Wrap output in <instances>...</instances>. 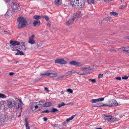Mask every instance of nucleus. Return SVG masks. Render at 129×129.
Wrapping results in <instances>:
<instances>
[{
  "label": "nucleus",
  "mask_w": 129,
  "mask_h": 129,
  "mask_svg": "<svg viewBox=\"0 0 129 129\" xmlns=\"http://www.w3.org/2000/svg\"><path fill=\"white\" fill-rule=\"evenodd\" d=\"M55 63H58L60 64H62L66 63L67 62L63 59H60L56 60H55Z\"/></svg>",
  "instance_id": "nucleus-6"
},
{
  "label": "nucleus",
  "mask_w": 129,
  "mask_h": 129,
  "mask_svg": "<svg viewBox=\"0 0 129 129\" xmlns=\"http://www.w3.org/2000/svg\"><path fill=\"white\" fill-rule=\"evenodd\" d=\"M28 42L32 44H33L35 43V41L33 39H31V38H29Z\"/></svg>",
  "instance_id": "nucleus-25"
},
{
  "label": "nucleus",
  "mask_w": 129,
  "mask_h": 129,
  "mask_svg": "<svg viewBox=\"0 0 129 129\" xmlns=\"http://www.w3.org/2000/svg\"><path fill=\"white\" fill-rule=\"evenodd\" d=\"M122 78L123 79L127 80L128 79V77L127 76H122Z\"/></svg>",
  "instance_id": "nucleus-45"
},
{
  "label": "nucleus",
  "mask_w": 129,
  "mask_h": 129,
  "mask_svg": "<svg viewBox=\"0 0 129 129\" xmlns=\"http://www.w3.org/2000/svg\"><path fill=\"white\" fill-rule=\"evenodd\" d=\"M124 51L125 53H129V47H125Z\"/></svg>",
  "instance_id": "nucleus-34"
},
{
  "label": "nucleus",
  "mask_w": 129,
  "mask_h": 129,
  "mask_svg": "<svg viewBox=\"0 0 129 129\" xmlns=\"http://www.w3.org/2000/svg\"><path fill=\"white\" fill-rule=\"evenodd\" d=\"M3 33L5 34H9V32H8L7 31H6L5 30H4L3 31Z\"/></svg>",
  "instance_id": "nucleus-56"
},
{
  "label": "nucleus",
  "mask_w": 129,
  "mask_h": 129,
  "mask_svg": "<svg viewBox=\"0 0 129 129\" xmlns=\"http://www.w3.org/2000/svg\"><path fill=\"white\" fill-rule=\"evenodd\" d=\"M90 67H89V68L84 67L83 68H81L80 69V70L81 71H83V70H86L87 69H90Z\"/></svg>",
  "instance_id": "nucleus-43"
},
{
  "label": "nucleus",
  "mask_w": 129,
  "mask_h": 129,
  "mask_svg": "<svg viewBox=\"0 0 129 129\" xmlns=\"http://www.w3.org/2000/svg\"><path fill=\"white\" fill-rule=\"evenodd\" d=\"M25 126L26 129H30V127L28 124V122L27 119L26 118L25 119Z\"/></svg>",
  "instance_id": "nucleus-21"
},
{
  "label": "nucleus",
  "mask_w": 129,
  "mask_h": 129,
  "mask_svg": "<svg viewBox=\"0 0 129 129\" xmlns=\"http://www.w3.org/2000/svg\"><path fill=\"white\" fill-rule=\"evenodd\" d=\"M108 106V104H101L100 103H98L97 104H96L95 105H94L93 106V107H102L103 106Z\"/></svg>",
  "instance_id": "nucleus-15"
},
{
  "label": "nucleus",
  "mask_w": 129,
  "mask_h": 129,
  "mask_svg": "<svg viewBox=\"0 0 129 129\" xmlns=\"http://www.w3.org/2000/svg\"><path fill=\"white\" fill-rule=\"evenodd\" d=\"M19 5V4L16 1L11 3V7L13 10L17 9L18 8Z\"/></svg>",
  "instance_id": "nucleus-5"
},
{
  "label": "nucleus",
  "mask_w": 129,
  "mask_h": 129,
  "mask_svg": "<svg viewBox=\"0 0 129 129\" xmlns=\"http://www.w3.org/2000/svg\"><path fill=\"white\" fill-rule=\"evenodd\" d=\"M110 14L111 15H112L114 16L117 17L118 15V13L114 12H112L110 13Z\"/></svg>",
  "instance_id": "nucleus-30"
},
{
  "label": "nucleus",
  "mask_w": 129,
  "mask_h": 129,
  "mask_svg": "<svg viewBox=\"0 0 129 129\" xmlns=\"http://www.w3.org/2000/svg\"><path fill=\"white\" fill-rule=\"evenodd\" d=\"M38 108H42L44 107V103L43 101H40L39 102H36Z\"/></svg>",
  "instance_id": "nucleus-8"
},
{
  "label": "nucleus",
  "mask_w": 129,
  "mask_h": 129,
  "mask_svg": "<svg viewBox=\"0 0 129 129\" xmlns=\"http://www.w3.org/2000/svg\"><path fill=\"white\" fill-rule=\"evenodd\" d=\"M115 79L118 80H120L121 79V78L120 77H116L115 78Z\"/></svg>",
  "instance_id": "nucleus-48"
},
{
  "label": "nucleus",
  "mask_w": 129,
  "mask_h": 129,
  "mask_svg": "<svg viewBox=\"0 0 129 129\" xmlns=\"http://www.w3.org/2000/svg\"><path fill=\"white\" fill-rule=\"evenodd\" d=\"M90 102L92 103H95L96 102H98L97 101V99H92L90 101Z\"/></svg>",
  "instance_id": "nucleus-35"
},
{
  "label": "nucleus",
  "mask_w": 129,
  "mask_h": 129,
  "mask_svg": "<svg viewBox=\"0 0 129 129\" xmlns=\"http://www.w3.org/2000/svg\"><path fill=\"white\" fill-rule=\"evenodd\" d=\"M24 54V53L22 51L19 50L15 54V55H23Z\"/></svg>",
  "instance_id": "nucleus-26"
},
{
  "label": "nucleus",
  "mask_w": 129,
  "mask_h": 129,
  "mask_svg": "<svg viewBox=\"0 0 129 129\" xmlns=\"http://www.w3.org/2000/svg\"><path fill=\"white\" fill-rule=\"evenodd\" d=\"M49 110L48 109H47V110H46L44 111H42L41 112V113H49Z\"/></svg>",
  "instance_id": "nucleus-46"
},
{
  "label": "nucleus",
  "mask_w": 129,
  "mask_h": 129,
  "mask_svg": "<svg viewBox=\"0 0 129 129\" xmlns=\"http://www.w3.org/2000/svg\"><path fill=\"white\" fill-rule=\"evenodd\" d=\"M103 76V74H99L98 77L99 79L102 78Z\"/></svg>",
  "instance_id": "nucleus-47"
},
{
  "label": "nucleus",
  "mask_w": 129,
  "mask_h": 129,
  "mask_svg": "<svg viewBox=\"0 0 129 129\" xmlns=\"http://www.w3.org/2000/svg\"><path fill=\"white\" fill-rule=\"evenodd\" d=\"M17 100V101H18L19 102V103H18V105L17 106H16V108L17 109H18L20 107V105L21 106L22 104L23 103L21 101V100H19L18 99H16Z\"/></svg>",
  "instance_id": "nucleus-19"
},
{
  "label": "nucleus",
  "mask_w": 129,
  "mask_h": 129,
  "mask_svg": "<svg viewBox=\"0 0 129 129\" xmlns=\"http://www.w3.org/2000/svg\"><path fill=\"white\" fill-rule=\"evenodd\" d=\"M40 75L42 77H44L46 76H50L51 77H55L57 76V73L53 71H47L44 74H41Z\"/></svg>",
  "instance_id": "nucleus-2"
},
{
  "label": "nucleus",
  "mask_w": 129,
  "mask_h": 129,
  "mask_svg": "<svg viewBox=\"0 0 129 129\" xmlns=\"http://www.w3.org/2000/svg\"><path fill=\"white\" fill-rule=\"evenodd\" d=\"M51 25V22H47V25L48 26V27H49Z\"/></svg>",
  "instance_id": "nucleus-53"
},
{
  "label": "nucleus",
  "mask_w": 129,
  "mask_h": 129,
  "mask_svg": "<svg viewBox=\"0 0 129 129\" xmlns=\"http://www.w3.org/2000/svg\"><path fill=\"white\" fill-rule=\"evenodd\" d=\"M35 37V36L34 35H32L31 37H29V38H31V39H33Z\"/></svg>",
  "instance_id": "nucleus-50"
},
{
  "label": "nucleus",
  "mask_w": 129,
  "mask_h": 129,
  "mask_svg": "<svg viewBox=\"0 0 129 129\" xmlns=\"http://www.w3.org/2000/svg\"><path fill=\"white\" fill-rule=\"evenodd\" d=\"M124 38L125 39H129V36H127L126 37H124Z\"/></svg>",
  "instance_id": "nucleus-60"
},
{
  "label": "nucleus",
  "mask_w": 129,
  "mask_h": 129,
  "mask_svg": "<svg viewBox=\"0 0 129 129\" xmlns=\"http://www.w3.org/2000/svg\"><path fill=\"white\" fill-rule=\"evenodd\" d=\"M89 81H91L93 83H94L96 82V80L95 79H90L89 80Z\"/></svg>",
  "instance_id": "nucleus-42"
},
{
  "label": "nucleus",
  "mask_w": 129,
  "mask_h": 129,
  "mask_svg": "<svg viewBox=\"0 0 129 129\" xmlns=\"http://www.w3.org/2000/svg\"><path fill=\"white\" fill-rule=\"evenodd\" d=\"M66 123L67 122L66 121H65L64 122L62 123V126H63V127H64V126L66 127Z\"/></svg>",
  "instance_id": "nucleus-44"
},
{
  "label": "nucleus",
  "mask_w": 129,
  "mask_h": 129,
  "mask_svg": "<svg viewBox=\"0 0 129 129\" xmlns=\"http://www.w3.org/2000/svg\"><path fill=\"white\" fill-rule=\"evenodd\" d=\"M67 91L71 93H73V90L70 88H68L67 89Z\"/></svg>",
  "instance_id": "nucleus-40"
},
{
  "label": "nucleus",
  "mask_w": 129,
  "mask_h": 129,
  "mask_svg": "<svg viewBox=\"0 0 129 129\" xmlns=\"http://www.w3.org/2000/svg\"><path fill=\"white\" fill-rule=\"evenodd\" d=\"M82 15V14L80 11H78L76 12V15H74V17H76L77 18H80L81 17Z\"/></svg>",
  "instance_id": "nucleus-16"
},
{
  "label": "nucleus",
  "mask_w": 129,
  "mask_h": 129,
  "mask_svg": "<svg viewBox=\"0 0 129 129\" xmlns=\"http://www.w3.org/2000/svg\"><path fill=\"white\" fill-rule=\"evenodd\" d=\"M33 23L34 26H39L40 25V22L39 20H35L34 21Z\"/></svg>",
  "instance_id": "nucleus-17"
},
{
  "label": "nucleus",
  "mask_w": 129,
  "mask_h": 129,
  "mask_svg": "<svg viewBox=\"0 0 129 129\" xmlns=\"http://www.w3.org/2000/svg\"><path fill=\"white\" fill-rule=\"evenodd\" d=\"M5 116L4 115L3 117H1L0 118V122H2L4 121L5 119Z\"/></svg>",
  "instance_id": "nucleus-28"
},
{
  "label": "nucleus",
  "mask_w": 129,
  "mask_h": 129,
  "mask_svg": "<svg viewBox=\"0 0 129 129\" xmlns=\"http://www.w3.org/2000/svg\"><path fill=\"white\" fill-rule=\"evenodd\" d=\"M10 43L11 44V47H12L11 46V45L13 47L15 46L16 45H19L20 44V43L19 42L16 41H13L11 40L10 41Z\"/></svg>",
  "instance_id": "nucleus-7"
},
{
  "label": "nucleus",
  "mask_w": 129,
  "mask_h": 129,
  "mask_svg": "<svg viewBox=\"0 0 129 129\" xmlns=\"http://www.w3.org/2000/svg\"><path fill=\"white\" fill-rule=\"evenodd\" d=\"M95 129H102V128H95Z\"/></svg>",
  "instance_id": "nucleus-64"
},
{
  "label": "nucleus",
  "mask_w": 129,
  "mask_h": 129,
  "mask_svg": "<svg viewBox=\"0 0 129 129\" xmlns=\"http://www.w3.org/2000/svg\"><path fill=\"white\" fill-rule=\"evenodd\" d=\"M70 64L76 66H80L81 65V63L77 62L75 61H71L70 62Z\"/></svg>",
  "instance_id": "nucleus-10"
},
{
  "label": "nucleus",
  "mask_w": 129,
  "mask_h": 129,
  "mask_svg": "<svg viewBox=\"0 0 129 129\" xmlns=\"http://www.w3.org/2000/svg\"><path fill=\"white\" fill-rule=\"evenodd\" d=\"M55 2L56 5L59 6L61 4L62 1L61 0H56Z\"/></svg>",
  "instance_id": "nucleus-23"
},
{
  "label": "nucleus",
  "mask_w": 129,
  "mask_h": 129,
  "mask_svg": "<svg viewBox=\"0 0 129 129\" xmlns=\"http://www.w3.org/2000/svg\"><path fill=\"white\" fill-rule=\"evenodd\" d=\"M17 21L19 23L18 26L19 29L24 28L28 25L26 19L22 17H18L17 19Z\"/></svg>",
  "instance_id": "nucleus-1"
},
{
  "label": "nucleus",
  "mask_w": 129,
  "mask_h": 129,
  "mask_svg": "<svg viewBox=\"0 0 129 129\" xmlns=\"http://www.w3.org/2000/svg\"><path fill=\"white\" fill-rule=\"evenodd\" d=\"M74 16L71 17V18L69 19V20L66 22V25H68L72 23L73 21H74Z\"/></svg>",
  "instance_id": "nucleus-13"
},
{
  "label": "nucleus",
  "mask_w": 129,
  "mask_h": 129,
  "mask_svg": "<svg viewBox=\"0 0 129 129\" xmlns=\"http://www.w3.org/2000/svg\"><path fill=\"white\" fill-rule=\"evenodd\" d=\"M57 129H60V125H57L56 126Z\"/></svg>",
  "instance_id": "nucleus-51"
},
{
  "label": "nucleus",
  "mask_w": 129,
  "mask_h": 129,
  "mask_svg": "<svg viewBox=\"0 0 129 129\" xmlns=\"http://www.w3.org/2000/svg\"><path fill=\"white\" fill-rule=\"evenodd\" d=\"M56 125H56V124H53V125H52V126L53 127H55L56 126Z\"/></svg>",
  "instance_id": "nucleus-62"
},
{
  "label": "nucleus",
  "mask_w": 129,
  "mask_h": 129,
  "mask_svg": "<svg viewBox=\"0 0 129 129\" xmlns=\"http://www.w3.org/2000/svg\"><path fill=\"white\" fill-rule=\"evenodd\" d=\"M112 1V0H104L105 2H110Z\"/></svg>",
  "instance_id": "nucleus-59"
},
{
  "label": "nucleus",
  "mask_w": 129,
  "mask_h": 129,
  "mask_svg": "<svg viewBox=\"0 0 129 129\" xmlns=\"http://www.w3.org/2000/svg\"><path fill=\"white\" fill-rule=\"evenodd\" d=\"M43 120L44 121H47L48 120L47 118L46 117H44V118H43Z\"/></svg>",
  "instance_id": "nucleus-49"
},
{
  "label": "nucleus",
  "mask_w": 129,
  "mask_h": 129,
  "mask_svg": "<svg viewBox=\"0 0 129 129\" xmlns=\"http://www.w3.org/2000/svg\"><path fill=\"white\" fill-rule=\"evenodd\" d=\"M94 0H87V2L88 4H94Z\"/></svg>",
  "instance_id": "nucleus-38"
},
{
  "label": "nucleus",
  "mask_w": 129,
  "mask_h": 129,
  "mask_svg": "<svg viewBox=\"0 0 129 129\" xmlns=\"http://www.w3.org/2000/svg\"><path fill=\"white\" fill-rule=\"evenodd\" d=\"M68 76V75H63V76H61L57 78L56 79V80L57 81H59L60 80H61L62 79V78H64L66 76Z\"/></svg>",
  "instance_id": "nucleus-27"
},
{
  "label": "nucleus",
  "mask_w": 129,
  "mask_h": 129,
  "mask_svg": "<svg viewBox=\"0 0 129 129\" xmlns=\"http://www.w3.org/2000/svg\"><path fill=\"white\" fill-rule=\"evenodd\" d=\"M85 1L80 0V3L78 2L77 6L80 8L83 7L85 5Z\"/></svg>",
  "instance_id": "nucleus-11"
},
{
  "label": "nucleus",
  "mask_w": 129,
  "mask_h": 129,
  "mask_svg": "<svg viewBox=\"0 0 129 129\" xmlns=\"http://www.w3.org/2000/svg\"><path fill=\"white\" fill-rule=\"evenodd\" d=\"M104 99V98H100L97 99L98 102H101L103 101Z\"/></svg>",
  "instance_id": "nucleus-39"
},
{
  "label": "nucleus",
  "mask_w": 129,
  "mask_h": 129,
  "mask_svg": "<svg viewBox=\"0 0 129 129\" xmlns=\"http://www.w3.org/2000/svg\"><path fill=\"white\" fill-rule=\"evenodd\" d=\"M18 50H19L18 49H13L12 50L13 51H17V52L18 51Z\"/></svg>",
  "instance_id": "nucleus-61"
},
{
  "label": "nucleus",
  "mask_w": 129,
  "mask_h": 129,
  "mask_svg": "<svg viewBox=\"0 0 129 129\" xmlns=\"http://www.w3.org/2000/svg\"><path fill=\"white\" fill-rule=\"evenodd\" d=\"M102 116L104 118L105 120H108L109 121H112V117L111 115L107 116L105 114H103Z\"/></svg>",
  "instance_id": "nucleus-9"
},
{
  "label": "nucleus",
  "mask_w": 129,
  "mask_h": 129,
  "mask_svg": "<svg viewBox=\"0 0 129 129\" xmlns=\"http://www.w3.org/2000/svg\"><path fill=\"white\" fill-rule=\"evenodd\" d=\"M109 51L111 52H112L113 51H114L116 52V51H117L116 50H115V49H110Z\"/></svg>",
  "instance_id": "nucleus-54"
},
{
  "label": "nucleus",
  "mask_w": 129,
  "mask_h": 129,
  "mask_svg": "<svg viewBox=\"0 0 129 129\" xmlns=\"http://www.w3.org/2000/svg\"><path fill=\"white\" fill-rule=\"evenodd\" d=\"M43 18H45V19L46 20V21H47L49 19V17L48 16H43Z\"/></svg>",
  "instance_id": "nucleus-41"
},
{
  "label": "nucleus",
  "mask_w": 129,
  "mask_h": 129,
  "mask_svg": "<svg viewBox=\"0 0 129 129\" xmlns=\"http://www.w3.org/2000/svg\"><path fill=\"white\" fill-rule=\"evenodd\" d=\"M38 108V107L37 105L36 102L33 103L31 106V109L33 111H35L36 109H37Z\"/></svg>",
  "instance_id": "nucleus-14"
},
{
  "label": "nucleus",
  "mask_w": 129,
  "mask_h": 129,
  "mask_svg": "<svg viewBox=\"0 0 129 129\" xmlns=\"http://www.w3.org/2000/svg\"><path fill=\"white\" fill-rule=\"evenodd\" d=\"M77 73V74L80 75H83L86 74H88V73H84L83 72V73H78L76 72Z\"/></svg>",
  "instance_id": "nucleus-36"
},
{
  "label": "nucleus",
  "mask_w": 129,
  "mask_h": 129,
  "mask_svg": "<svg viewBox=\"0 0 129 129\" xmlns=\"http://www.w3.org/2000/svg\"><path fill=\"white\" fill-rule=\"evenodd\" d=\"M9 74L10 76H12L14 74V73L13 72H10L9 73Z\"/></svg>",
  "instance_id": "nucleus-52"
},
{
  "label": "nucleus",
  "mask_w": 129,
  "mask_h": 129,
  "mask_svg": "<svg viewBox=\"0 0 129 129\" xmlns=\"http://www.w3.org/2000/svg\"><path fill=\"white\" fill-rule=\"evenodd\" d=\"M45 90L47 92H48L49 91V90L48 89V88L47 87H45Z\"/></svg>",
  "instance_id": "nucleus-57"
},
{
  "label": "nucleus",
  "mask_w": 129,
  "mask_h": 129,
  "mask_svg": "<svg viewBox=\"0 0 129 129\" xmlns=\"http://www.w3.org/2000/svg\"><path fill=\"white\" fill-rule=\"evenodd\" d=\"M15 12L14 10L11 11V10H8L6 13L5 15L6 17L10 16L11 15L12 13H14Z\"/></svg>",
  "instance_id": "nucleus-12"
},
{
  "label": "nucleus",
  "mask_w": 129,
  "mask_h": 129,
  "mask_svg": "<svg viewBox=\"0 0 129 129\" xmlns=\"http://www.w3.org/2000/svg\"><path fill=\"white\" fill-rule=\"evenodd\" d=\"M75 116V115H74L72 116L71 117L67 119L66 120V121L67 122H69L70 120H72V119H73V118H74V117Z\"/></svg>",
  "instance_id": "nucleus-32"
},
{
  "label": "nucleus",
  "mask_w": 129,
  "mask_h": 129,
  "mask_svg": "<svg viewBox=\"0 0 129 129\" xmlns=\"http://www.w3.org/2000/svg\"><path fill=\"white\" fill-rule=\"evenodd\" d=\"M34 18L37 20H39L41 18V16H40L35 15L33 16Z\"/></svg>",
  "instance_id": "nucleus-24"
},
{
  "label": "nucleus",
  "mask_w": 129,
  "mask_h": 129,
  "mask_svg": "<svg viewBox=\"0 0 129 129\" xmlns=\"http://www.w3.org/2000/svg\"><path fill=\"white\" fill-rule=\"evenodd\" d=\"M118 51H122L123 52L125 53V47H123L121 48H119L118 49Z\"/></svg>",
  "instance_id": "nucleus-31"
},
{
  "label": "nucleus",
  "mask_w": 129,
  "mask_h": 129,
  "mask_svg": "<svg viewBox=\"0 0 129 129\" xmlns=\"http://www.w3.org/2000/svg\"><path fill=\"white\" fill-rule=\"evenodd\" d=\"M59 110L57 109L54 108L53 107H52L51 110L50 112L52 113H54L57 111H58Z\"/></svg>",
  "instance_id": "nucleus-22"
},
{
  "label": "nucleus",
  "mask_w": 129,
  "mask_h": 129,
  "mask_svg": "<svg viewBox=\"0 0 129 129\" xmlns=\"http://www.w3.org/2000/svg\"><path fill=\"white\" fill-rule=\"evenodd\" d=\"M75 72V71L74 70L69 71L66 74H67L68 75H68V76L71 75L72 74V73Z\"/></svg>",
  "instance_id": "nucleus-29"
},
{
  "label": "nucleus",
  "mask_w": 129,
  "mask_h": 129,
  "mask_svg": "<svg viewBox=\"0 0 129 129\" xmlns=\"http://www.w3.org/2000/svg\"><path fill=\"white\" fill-rule=\"evenodd\" d=\"M6 96L4 94L0 93V98L4 99L6 98Z\"/></svg>",
  "instance_id": "nucleus-37"
},
{
  "label": "nucleus",
  "mask_w": 129,
  "mask_h": 129,
  "mask_svg": "<svg viewBox=\"0 0 129 129\" xmlns=\"http://www.w3.org/2000/svg\"><path fill=\"white\" fill-rule=\"evenodd\" d=\"M51 105L52 103L51 102H46L45 104L44 103V107H48L51 106Z\"/></svg>",
  "instance_id": "nucleus-20"
},
{
  "label": "nucleus",
  "mask_w": 129,
  "mask_h": 129,
  "mask_svg": "<svg viewBox=\"0 0 129 129\" xmlns=\"http://www.w3.org/2000/svg\"><path fill=\"white\" fill-rule=\"evenodd\" d=\"M41 108H39V109L38 110H37V111H39L41 110Z\"/></svg>",
  "instance_id": "nucleus-63"
},
{
  "label": "nucleus",
  "mask_w": 129,
  "mask_h": 129,
  "mask_svg": "<svg viewBox=\"0 0 129 129\" xmlns=\"http://www.w3.org/2000/svg\"><path fill=\"white\" fill-rule=\"evenodd\" d=\"M36 46V47H35V48H38L39 46H38V45L36 43L35 44Z\"/></svg>",
  "instance_id": "nucleus-58"
},
{
  "label": "nucleus",
  "mask_w": 129,
  "mask_h": 129,
  "mask_svg": "<svg viewBox=\"0 0 129 129\" xmlns=\"http://www.w3.org/2000/svg\"><path fill=\"white\" fill-rule=\"evenodd\" d=\"M108 106H106L109 107L112 106H116L118 105V103L116 100H110L109 102V103Z\"/></svg>",
  "instance_id": "nucleus-4"
},
{
  "label": "nucleus",
  "mask_w": 129,
  "mask_h": 129,
  "mask_svg": "<svg viewBox=\"0 0 129 129\" xmlns=\"http://www.w3.org/2000/svg\"><path fill=\"white\" fill-rule=\"evenodd\" d=\"M71 4L73 7L76 6L77 5V3L75 0H71Z\"/></svg>",
  "instance_id": "nucleus-18"
},
{
  "label": "nucleus",
  "mask_w": 129,
  "mask_h": 129,
  "mask_svg": "<svg viewBox=\"0 0 129 129\" xmlns=\"http://www.w3.org/2000/svg\"><path fill=\"white\" fill-rule=\"evenodd\" d=\"M7 105L9 108H11L15 106L16 103L15 101L12 98L9 99L7 102Z\"/></svg>",
  "instance_id": "nucleus-3"
},
{
  "label": "nucleus",
  "mask_w": 129,
  "mask_h": 129,
  "mask_svg": "<svg viewBox=\"0 0 129 129\" xmlns=\"http://www.w3.org/2000/svg\"><path fill=\"white\" fill-rule=\"evenodd\" d=\"M109 19H110L109 18V17H107L105 18V20L108 21Z\"/></svg>",
  "instance_id": "nucleus-55"
},
{
  "label": "nucleus",
  "mask_w": 129,
  "mask_h": 129,
  "mask_svg": "<svg viewBox=\"0 0 129 129\" xmlns=\"http://www.w3.org/2000/svg\"><path fill=\"white\" fill-rule=\"evenodd\" d=\"M66 104L64 103L63 102H61V103L59 104L57 106V107L59 108H60L62 106L66 105Z\"/></svg>",
  "instance_id": "nucleus-33"
}]
</instances>
